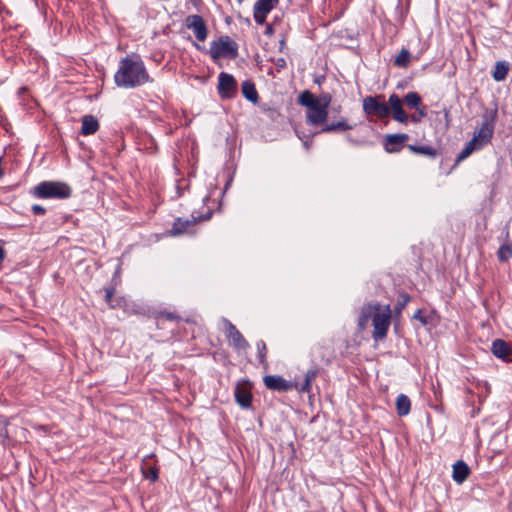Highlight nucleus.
<instances>
[{
    "mask_svg": "<svg viewBox=\"0 0 512 512\" xmlns=\"http://www.w3.org/2000/svg\"><path fill=\"white\" fill-rule=\"evenodd\" d=\"M146 66L138 54L127 55L119 61L114 74L117 87L136 88L152 82Z\"/></svg>",
    "mask_w": 512,
    "mask_h": 512,
    "instance_id": "f257e3e1",
    "label": "nucleus"
},
{
    "mask_svg": "<svg viewBox=\"0 0 512 512\" xmlns=\"http://www.w3.org/2000/svg\"><path fill=\"white\" fill-rule=\"evenodd\" d=\"M391 308L389 305H381L380 303H369L361 308L358 318V329L364 331L372 321L373 332L372 338L377 342L387 337V333L391 324Z\"/></svg>",
    "mask_w": 512,
    "mask_h": 512,
    "instance_id": "f03ea898",
    "label": "nucleus"
},
{
    "mask_svg": "<svg viewBox=\"0 0 512 512\" xmlns=\"http://www.w3.org/2000/svg\"><path fill=\"white\" fill-rule=\"evenodd\" d=\"M298 104L306 107V122L312 126H323L328 119V109L316 101V96L309 90H304L298 96Z\"/></svg>",
    "mask_w": 512,
    "mask_h": 512,
    "instance_id": "7ed1b4c3",
    "label": "nucleus"
},
{
    "mask_svg": "<svg viewBox=\"0 0 512 512\" xmlns=\"http://www.w3.org/2000/svg\"><path fill=\"white\" fill-rule=\"evenodd\" d=\"M32 194L39 199H67L72 189L63 182L43 181L33 188Z\"/></svg>",
    "mask_w": 512,
    "mask_h": 512,
    "instance_id": "20e7f679",
    "label": "nucleus"
},
{
    "mask_svg": "<svg viewBox=\"0 0 512 512\" xmlns=\"http://www.w3.org/2000/svg\"><path fill=\"white\" fill-rule=\"evenodd\" d=\"M209 54L213 60L219 58L235 59L238 56V45L229 36H221L218 41H213Z\"/></svg>",
    "mask_w": 512,
    "mask_h": 512,
    "instance_id": "39448f33",
    "label": "nucleus"
},
{
    "mask_svg": "<svg viewBox=\"0 0 512 512\" xmlns=\"http://www.w3.org/2000/svg\"><path fill=\"white\" fill-rule=\"evenodd\" d=\"M252 388V383L248 379H241L236 383L234 397L242 409H249L252 406Z\"/></svg>",
    "mask_w": 512,
    "mask_h": 512,
    "instance_id": "423d86ee",
    "label": "nucleus"
},
{
    "mask_svg": "<svg viewBox=\"0 0 512 512\" xmlns=\"http://www.w3.org/2000/svg\"><path fill=\"white\" fill-rule=\"evenodd\" d=\"M210 217H211V212L207 213L205 216H203V215L195 216L194 214H192L190 219H183L180 217L176 218L172 224L169 234L171 236H180L185 233H191L193 226L199 220H208Z\"/></svg>",
    "mask_w": 512,
    "mask_h": 512,
    "instance_id": "0eeeda50",
    "label": "nucleus"
},
{
    "mask_svg": "<svg viewBox=\"0 0 512 512\" xmlns=\"http://www.w3.org/2000/svg\"><path fill=\"white\" fill-rule=\"evenodd\" d=\"M218 94L221 99H231L237 94V81L231 74L226 72L219 74Z\"/></svg>",
    "mask_w": 512,
    "mask_h": 512,
    "instance_id": "6e6552de",
    "label": "nucleus"
},
{
    "mask_svg": "<svg viewBox=\"0 0 512 512\" xmlns=\"http://www.w3.org/2000/svg\"><path fill=\"white\" fill-rule=\"evenodd\" d=\"M224 324L226 336L230 339L232 347L238 352L246 351L250 345L242 333L229 320L224 319Z\"/></svg>",
    "mask_w": 512,
    "mask_h": 512,
    "instance_id": "1a4fd4ad",
    "label": "nucleus"
},
{
    "mask_svg": "<svg viewBox=\"0 0 512 512\" xmlns=\"http://www.w3.org/2000/svg\"><path fill=\"white\" fill-rule=\"evenodd\" d=\"M363 110L368 115H376L379 118H386L390 114L387 103L379 102L377 97L367 96L363 99Z\"/></svg>",
    "mask_w": 512,
    "mask_h": 512,
    "instance_id": "9d476101",
    "label": "nucleus"
},
{
    "mask_svg": "<svg viewBox=\"0 0 512 512\" xmlns=\"http://www.w3.org/2000/svg\"><path fill=\"white\" fill-rule=\"evenodd\" d=\"M279 0H257L253 7V17L258 25H264L267 15L278 5Z\"/></svg>",
    "mask_w": 512,
    "mask_h": 512,
    "instance_id": "9b49d317",
    "label": "nucleus"
},
{
    "mask_svg": "<svg viewBox=\"0 0 512 512\" xmlns=\"http://www.w3.org/2000/svg\"><path fill=\"white\" fill-rule=\"evenodd\" d=\"M267 389L277 392H287L297 388V383L285 380L280 375H267L263 378Z\"/></svg>",
    "mask_w": 512,
    "mask_h": 512,
    "instance_id": "f8f14e48",
    "label": "nucleus"
},
{
    "mask_svg": "<svg viewBox=\"0 0 512 512\" xmlns=\"http://www.w3.org/2000/svg\"><path fill=\"white\" fill-rule=\"evenodd\" d=\"M185 25L194 32L196 39L200 42L206 40L208 35L207 26L200 15H189L185 19Z\"/></svg>",
    "mask_w": 512,
    "mask_h": 512,
    "instance_id": "ddd939ff",
    "label": "nucleus"
},
{
    "mask_svg": "<svg viewBox=\"0 0 512 512\" xmlns=\"http://www.w3.org/2000/svg\"><path fill=\"white\" fill-rule=\"evenodd\" d=\"M408 140L409 135L406 133L388 134L384 139V150L387 153H399Z\"/></svg>",
    "mask_w": 512,
    "mask_h": 512,
    "instance_id": "4468645a",
    "label": "nucleus"
},
{
    "mask_svg": "<svg viewBox=\"0 0 512 512\" xmlns=\"http://www.w3.org/2000/svg\"><path fill=\"white\" fill-rule=\"evenodd\" d=\"M388 106L390 112L392 114V118L402 124H407L409 121V117L405 110L403 109L402 100L400 97L393 93L388 98Z\"/></svg>",
    "mask_w": 512,
    "mask_h": 512,
    "instance_id": "2eb2a0df",
    "label": "nucleus"
},
{
    "mask_svg": "<svg viewBox=\"0 0 512 512\" xmlns=\"http://www.w3.org/2000/svg\"><path fill=\"white\" fill-rule=\"evenodd\" d=\"M491 352L505 363H512V345L505 340L495 339L492 342Z\"/></svg>",
    "mask_w": 512,
    "mask_h": 512,
    "instance_id": "dca6fc26",
    "label": "nucleus"
},
{
    "mask_svg": "<svg viewBox=\"0 0 512 512\" xmlns=\"http://www.w3.org/2000/svg\"><path fill=\"white\" fill-rule=\"evenodd\" d=\"M141 471L144 478L150 480L151 482H155L158 480V467L156 465L155 455L150 454L147 455L141 464Z\"/></svg>",
    "mask_w": 512,
    "mask_h": 512,
    "instance_id": "f3484780",
    "label": "nucleus"
},
{
    "mask_svg": "<svg viewBox=\"0 0 512 512\" xmlns=\"http://www.w3.org/2000/svg\"><path fill=\"white\" fill-rule=\"evenodd\" d=\"M355 127V124H351L344 117H341L339 120L335 122L325 123L321 127L319 133H335L352 130Z\"/></svg>",
    "mask_w": 512,
    "mask_h": 512,
    "instance_id": "a211bd4d",
    "label": "nucleus"
},
{
    "mask_svg": "<svg viewBox=\"0 0 512 512\" xmlns=\"http://www.w3.org/2000/svg\"><path fill=\"white\" fill-rule=\"evenodd\" d=\"M494 129L495 128L481 124L480 128L474 132L472 140L478 144V147L482 148L490 143L494 134Z\"/></svg>",
    "mask_w": 512,
    "mask_h": 512,
    "instance_id": "6ab92c4d",
    "label": "nucleus"
},
{
    "mask_svg": "<svg viewBox=\"0 0 512 512\" xmlns=\"http://www.w3.org/2000/svg\"><path fill=\"white\" fill-rule=\"evenodd\" d=\"M469 474L470 469L464 461L459 460L453 465L452 478L456 483H463L468 478Z\"/></svg>",
    "mask_w": 512,
    "mask_h": 512,
    "instance_id": "aec40b11",
    "label": "nucleus"
},
{
    "mask_svg": "<svg viewBox=\"0 0 512 512\" xmlns=\"http://www.w3.org/2000/svg\"><path fill=\"white\" fill-rule=\"evenodd\" d=\"M81 122V134L84 136L93 135L99 129V122L93 115H84Z\"/></svg>",
    "mask_w": 512,
    "mask_h": 512,
    "instance_id": "412c9836",
    "label": "nucleus"
},
{
    "mask_svg": "<svg viewBox=\"0 0 512 512\" xmlns=\"http://www.w3.org/2000/svg\"><path fill=\"white\" fill-rule=\"evenodd\" d=\"M318 374V368L308 370L305 374L304 382L301 385L297 383V388H295V390L301 393H309L311 391L312 382L316 379Z\"/></svg>",
    "mask_w": 512,
    "mask_h": 512,
    "instance_id": "4be33fe9",
    "label": "nucleus"
},
{
    "mask_svg": "<svg viewBox=\"0 0 512 512\" xmlns=\"http://www.w3.org/2000/svg\"><path fill=\"white\" fill-rule=\"evenodd\" d=\"M243 96L250 102L256 103L259 99L255 84L251 80H246L241 86Z\"/></svg>",
    "mask_w": 512,
    "mask_h": 512,
    "instance_id": "5701e85b",
    "label": "nucleus"
},
{
    "mask_svg": "<svg viewBox=\"0 0 512 512\" xmlns=\"http://www.w3.org/2000/svg\"><path fill=\"white\" fill-rule=\"evenodd\" d=\"M407 148L414 154L424 155L431 159H435L438 156V151L432 146L409 144Z\"/></svg>",
    "mask_w": 512,
    "mask_h": 512,
    "instance_id": "b1692460",
    "label": "nucleus"
},
{
    "mask_svg": "<svg viewBox=\"0 0 512 512\" xmlns=\"http://www.w3.org/2000/svg\"><path fill=\"white\" fill-rule=\"evenodd\" d=\"M396 410L399 416H406L411 410V401L405 394H400L396 398Z\"/></svg>",
    "mask_w": 512,
    "mask_h": 512,
    "instance_id": "393cba45",
    "label": "nucleus"
},
{
    "mask_svg": "<svg viewBox=\"0 0 512 512\" xmlns=\"http://www.w3.org/2000/svg\"><path fill=\"white\" fill-rule=\"evenodd\" d=\"M508 72L509 64L505 61H498L495 64L492 77L495 81L500 82L506 79Z\"/></svg>",
    "mask_w": 512,
    "mask_h": 512,
    "instance_id": "a878e982",
    "label": "nucleus"
},
{
    "mask_svg": "<svg viewBox=\"0 0 512 512\" xmlns=\"http://www.w3.org/2000/svg\"><path fill=\"white\" fill-rule=\"evenodd\" d=\"M497 116H498L497 108L486 109L482 115V123L481 124L487 125L488 127L495 128Z\"/></svg>",
    "mask_w": 512,
    "mask_h": 512,
    "instance_id": "bb28decb",
    "label": "nucleus"
},
{
    "mask_svg": "<svg viewBox=\"0 0 512 512\" xmlns=\"http://www.w3.org/2000/svg\"><path fill=\"white\" fill-rule=\"evenodd\" d=\"M411 54L408 49H402L394 59V65L406 68L409 65Z\"/></svg>",
    "mask_w": 512,
    "mask_h": 512,
    "instance_id": "cd10ccee",
    "label": "nucleus"
},
{
    "mask_svg": "<svg viewBox=\"0 0 512 512\" xmlns=\"http://www.w3.org/2000/svg\"><path fill=\"white\" fill-rule=\"evenodd\" d=\"M257 348V358L260 364H262L265 368L268 366L267 362V346L263 340H259L256 343Z\"/></svg>",
    "mask_w": 512,
    "mask_h": 512,
    "instance_id": "c85d7f7f",
    "label": "nucleus"
},
{
    "mask_svg": "<svg viewBox=\"0 0 512 512\" xmlns=\"http://www.w3.org/2000/svg\"><path fill=\"white\" fill-rule=\"evenodd\" d=\"M478 144L472 139L465 145L464 149L458 154L456 162L459 163L466 159L474 150L480 149Z\"/></svg>",
    "mask_w": 512,
    "mask_h": 512,
    "instance_id": "c756f323",
    "label": "nucleus"
},
{
    "mask_svg": "<svg viewBox=\"0 0 512 512\" xmlns=\"http://www.w3.org/2000/svg\"><path fill=\"white\" fill-rule=\"evenodd\" d=\"M157 326H160L161 320L165 319L168 321H179L180 316L170 311H159L154 314Z\"/></svg>",
    "mask_w": 512,
    "mask_h": 512,
    "instance_id": "7c9ffc66",
    "label": "nucleus"
},
{
    "mask_svg": "<svg viewBox=\"0 0 512 512\" xmlns=\"http://www.w3.org/2000/svg\"><path fill=\"white\" fill-rule=\"evenodd\" d=\"M404 102L408 107L418 109L421 104V96L417 92H408L404 97Z\"/></svg>",
    "mask_w": 512,
    "mask_h": 512,
    "instance_id": "2f4dec72",
    "label": "nucleus"
},
{
    "mask_svg": "<svg viewBox=\"0 0 512 512\" xmlns=\"http://www.w3.org/2000/svg\"><path fill=\"white\" fill-rule=\"evenodd\" d=\"M8 421L5 417L0 416V444L6 446L9 442V435L7 431Z\"/></svg>",
    "mask_w": 512,
    "mask_h": 512,
    "instance_id": "473e14b6",
    "label": "nucleus"
},
{
    "mask_svg": "<svg viewBox=\"0 0 512 512\" xmlns=\"http://www.w3.org/2000/svg\"><path fill=\"white\" fill-rule=\"evenodd\" d=\"M497 256L500 262H507L512 257V247L509 244L501 245Z\"/></svg>",
    "mask_w": 512,
    "mask_h": 512,
    "instance_id": "72a5a7b5",
    "label": "nucleus"
},
{
    "mask_svg": "<svg viewBox=\"0 0 512 512\" xmlns=\"http://www.w3.org/2000/svg\"><path fill=\"white\" fill-rule=\"evenodd\" d=\"M411 297L407 293H401L398 297L397 304L395 306V312L401 313V311L406 307V305L410 302Z\"/></svg>",
    "mask_w": 512,
    "mask_h": 512,
    "instance_id": "f704fd0d",
    "label": "nucleus"
},
{
    "mask_svg": "<svg viewBox=\"0 0 512 512\" xmlns=\"http://www.w3.org/2000/svg\"><path fill=\"white\" fill-rule=\"evenodd\" d=\"M316 101L328 109L332 102V95L328 92H322L318 97H316Z\"/></svg>",
    "mask_w": 512,
    "mask_h": 512,
    "instance_id": "c9c22d12",
    "label": "nucleus"
},
{
    "mask_svg": "<svg viewBox=\"0 0 512 512\" xmlns=\"http://www.w3.org/2000/svg\"><path fill=\"white\" fill-rule=\"evenodd\" d=\"M111 309H123L125 310L127 308V300L120 296V297H114L113 302L110 306Z\"/></svg>",
    "mask_w": 512,
    "mask_h": 512,
    "instance_id": "e433bc0d",
    "label": "nucleus"
},
{
    "mask_svg": "<svg viewBox=\"0 0 512 512\" xmlns=\"http://www.w3.org/2000/svg\"><path fill=\"white\" fill-rule=\"evenodd\" d=\"M104 291H105L104 301L110 307L113 302L115 287L114 286L105 287Z\"/></svg>",
    "mask_w": 512,
    "mask_h": 512,
    "instance_id": "4c0bfd02",
    "label": "nucleus"
},
{
    "mask_svg": "<svg viewBox=\"0 0 512 512\" xmlns=\"http://www.w3.org/2000/svg\"><path fill=\"white\" fill-rule=\"evenodd\" d=\"M417 111H418V113H417L418 117H416L414 115L411 117V121L414 123L419 122L421 118L426 116V107L425 106H423V107L419 106Z\"/></svg>",
    "mask_w": 512,
    "mask_h": 512,
    "instance_id": "58836bf2",
    "label": "nucleus"
},
{
    "mask_svg": "<svg viewBox=\"0 0 512 512\" xmlns=\"http://www.w3.org/2000/svg\"><path fill=\"white\" fill-rule=\"evenodd\" d=\"M31 210L34 215L43 216L46 214V209L38 204L32 205Z\"/></svg>",
    "mask_w": 512,
    "mask_h": 512,
    "instance_id": "ea45409f",
    "label": "nucleus"
},
{
    "mask_svg": "<svg viewBox=\"0 0 512 512\" xmlns=\"http://www.w3.org/2000/svg\"><path fill=\"white\" fill-rule=\"evenodd\" d=\"M274 64L277 68V71H281L282 69H284L287 65L286 63V60L284 58H278L274 61Z\"/></svg>",
    "mask_w": 512,
    "mask_h": 512,
    "instance_id": "a19ab883",
    "label": "nucleus"
},
{
    "mask_svg": "<svg viewBox=\"0 0 512 512\" xmlns=\"http://www.w3.org/2000/svg\"><path fill=\"white\" fill-rule=\"evenodd\" d=\"M413 318L419 320L423 325L427 324V319L425 316H423L422 310L420 309L415 312Z\"/></svg>",
    "mask_w": 512,
    "mask_h": 512,
    "instance_id": "79ce46f5",
    "label": "nucleus"
},
{
    "mask_svg": "<svg viewBox=\"0 0 512 512\" xmlns=\"http://www.w3.org/2000/svg\"><path fill=\"white\" fill-rule=\"evenodd\" d=\"M303 143V146L306 150H309L313 144V139L312 137H306L305 140L302 141Z\"/></svg>",
    "mask_w": 512,
    "mask_h": 512,
    "instance_id": "37998d69",
    "label": "nucleus"
},
{
    "mask_svg": "<svg viewBox=\"0 0 512 512\" xmlns=\"http://www.w3.org/2000/svg\"><path fill=\"white\" fill-rule=\"evenodd\" d=\"M295 132H296L297 137H298L301 141L305 140V139H306V137H312L311 135H306V134H304V133H302V132H300V131H298V130H295Z\"/></svg>",
    "mask_w": 512,
    "mask_h": 512,
    "instance_id": "c03bdc74",
    "label": "nucleus"
},
{
    "mask_svg": "<svg viewBox=\"0 0 512 512\" xmlns=\"http://www.w3.org/2000/svg\"><path fill=\"white\" fill-rule=\"evenodd\" d=\"M272 33H273V28H272V26H271V25H267V26H266V30H265V34H266V35H272Z\"/></svg>",
    "mask_w": 512,
    "mask_h": 512,
    "instance_id": "a18cd8bd",
    "label": "nucleus"
},
{
    "mask_svg": "<svg viewBox=\"0 0 512 512\" xmlns=\"http://www.w3.org/2000/svg\"><path fill=\"white\" fill-rule=\"evenodd\" d=\"M323 80H324V77L322 76V77H318V78H316V79L314 80V82H315L316 84H318V85H321V83H322V81H323Z\"/></svg>",
    "mask_w": 512,
    "mask_h": 512,
    "instance_id": "49530a36",
    "label": "nucleus"
},
{
    "mask_svg": "<svg viewBox=\"0 0 512 512\" xmlns=\"http://www.w3.org/2000/svg\"><path fill=\"white\" fill-rule=\"evenodd\" d=\"M284 46H285V40H281L280 41V50H282Z\"/></svg>",
    "mask_w": 512,
    "mask_h": 512,
    "instance_id": "de8ad7c7",
    "label": "nucleus"
},
{
    "mask_svg": "<svg viewBox=\"0 0 512 512\" xmlns=\"http://www.w3.org/2000/svg\"><path fill=\"white\" fill-rule=\"evenodd\" d=\"M445 118L447 121L449 120V112L448 111H445Z\"/></svg>",
    "mask_w": 512,
    "mask_h": 512,
    "instance_id": "09e8293b",
    "label": "nucleus"
},
{
    "mask_svg": "<svg viewBox=\"0 0 512 512\" xmlns=\"http://www.w3.org/2000/svg\"><path fill=\"white\" fill-rule=\"evenodd\" d=\"M336 111H340L341 110V106H339L338 108L335 109Z\"/></svg>",
    "mask_w": 512,
    "mask_h": 512,
    "instance_id": "8fccbe9b",
    "label": "nucleus"
},
{
    "mask_svg": "<svg viewBox=\"0 0 512 512\" xmlns=\"http://www.w3.org/2000/svg\"><path fill=\"white\" fill-rule=\"evenodd\" d=\"M239 2H242L243 0H238Z\"/></svg>",
    "mask_w": 512,
    "mask_h": 512,
    "instance_id": "3c124183",
    "label": "nucleus"
}]
</instances>
